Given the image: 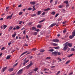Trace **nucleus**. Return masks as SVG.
Masks as SVG:
<instances>
[{
    "instance_id": "f257e3e1",
    "label": "nucleus",
    "mask_w": 75,
    "mask_h": 75,
    "mask_svg": "<svg viewBox=\"0 0 75 75\" xmlns=\"http://www.w3.org/2000/svg\"><path fill=\"white\" fill-rule=\"evenodd\" d=\"M68 43V42H67L64 44V45L65 46L63 48L64 50H65L68 48V46L67 45Z\"/></svg>"
},
{
    "instance_id": "f03ea898",
    "label": "nucleus",
    "mask_w": 75,
    "mask_h": 75,
    "mask_svg": "<svg viewBox=\"0 0 75 75\" xmlns=\"http://www.w3.org/2000/svg\"><path fill=\"white\" fill-rule=\"evenodd\" d=\"M53 53L56 55H61V53H60V52H53Z\"/></svg>"
},
{
    "instance_id": "7ed1b4c3",
    "label": "nucleus",
    "mask_w": 75,
    "mask_h": 75,
    "mask_svg": "<svg viewBox=\"0 0 75 75\" xmlns=\"http://www.w3.org/2000/svg\"><path fill=\"white\" fill-rule=\"evenodd\" d=\"M7 27V25H1V30H3V28L4 29H5Z\"/></svg>"
},
{
    "instance_id": "20e7f679",
    "label": "nucleus",
    "mask_w": 75,
    "mask_h": 75,
    "mask_svg": "<svg viewBox=\"0 0 75 75\" xmlns=\"http://www.w3.org/2000/svg\"><path fill=\"white\" fill-rule=\"evenodd\" d=\"M7 69V67H4L2 69V71L3 72H4L6 69Z\"/></svg>"
},
{
    "instance_id": "39448f33",
    "label": "nucleus",
    "mask_w": 75,
    "mask_h": 75,
    "mask_svg": "<svg viewBox=\"0 0 75 75\" xmlns=\"http://www.w3.org/2000/svg\"><path fill=\"white\" fill-rule=\"evenodd\" d=\"M36 3H35V1H30V4H31V5H35Z\"/></svg>"
},
{
    "instance_id": "423d86ee",
    "label": "nucleus",
    "mask_w": 75,
    "mask_h": 75,
    "mask_svg": "<svg viewBox=\"0 0 75 75\" xmlns=\"http://www.w3.org/2000/svg\"><path fill=\"white\" fill-rule=\"evenodd\" d=\"M52 41L53 42H58L59 41V40L58 39H54Z\"/></svg>"
},
{
    "instance_id": "0eeeda50",
    "label": "nucleus",
    "mask_w": 75,
    "mask_h": 75,
    "mask_svg": "<svg viewBox=\"0 0 75 75\" xmlns=\"http://www.w3.org/2000/svg\"><path fill=\"white\" fill-rule=\"evenodd\" d=\"M29 61V60L28 59L27 60L25 61L23 63V65H25L26 64H27L28 62Z\"/></svg>"
},
{
    "instance_id": "6e6552de",
    "label": "nucleus",
    "mask_w": 75,
    "mask_h": 75,
    "mask_svg": "<svg viewBox=\"0 0 75 75\" xmlns=\"http://www.w3.org/2000/svg\"><path fill=\"white\" fill-rule=\"evenodd\" d=\"M67 45L69 47H72V44L71 43H69L67 44Z\"/></svg>"
},
{
    "instance_id": "1a4fd4ad",
    "label": "nucleus",
    "mask_w": 75,
    "mask_h": 75,
    "mask_svg": "<svg viewBox=\"0 0 75 75\" xmlns=\"http://www.w3.org/2000/svg\"><path fill=\"white\" fill-rule=\"evenodd\" d=\"M22 71H23V69H21L18 72V74H21L22 73Z\"/></svg>"
},
{
    "instance_id": "9d476101",
    "label": "nucleus",
    "mask_w": 75,
    "mask_h": 75,
    "mask_svg": "<svg viewBox=\"0 0 75 75\" xmlns=\"http://www.w3.org/2000/svg\"><path fill=\"white\" fill-rule=\"evenodd\" d=\"M57 25V23H52V24L50 26V27H53V26H55V25Z\"/></svg>"
},
{
    "instance_id": "9b49d317",
    "label": "nucleus",
    "mask_w": 75,
    "mask_h": 75,
    "mask_svg": "<svg viewBox=\"0 0 75 75\" xmlns=\"http://www.w3.org/2000/svg\"><path fill=\"white\" fill-rule=\"evenodd\" d=\"M13 70H14V69L13 68H11L9 69L8 71H9V72H11L13 71Z\"/></svg>"
},
{
    "instance_id": "f8f14e48",
    "label": "nucleus",
    "mask_w": 75,
    "mask_h": 75,
    "mask_svg": "<svg viewBox=\"0 0 75 75\" xmlns=\"http://www.w3.org/2000/svg\"><path fill=\"white\" fill-rule=\"evenodd\" d=\"M13 27L12 26H10L8 28V31H11L12 29H13Z\"/></svg>"
},
{
    "instance_id": "ddd939ff",
    "label": "nucleus",
    "mask_w": 75,
    "mask_h": 75,
    "mask_svg": "<svg viewBox=\"0 0 75 75\" xmlns=\"http://www.w3.org/2000/svg\"><path fill=\"white\" fill-rule=\"evenodd\" d=\"M72 35H73V37L75 36V30H74L73 32H72Z\"/></svg>"
},
{
    "instance_id": "4468645a",
    "label": "nucleus",
    "mask_w": 75,
    "mask_h": 75,
    "mask_svg": "<svg viewBox=\"0 0 75 75\" xmlns=\"http://www.w3.org/2000/svg\"><path fill=\"white\" fill-rule=\"evenodd\" d=\"M10 57H11V55H9L8 56H7L6 57V59H8L9 58H10Z\"/></svg>"
},
{
    "instance_id": "2eb2a0df",
    "label": "nucleus",
    "mask_w": 75,
    "mask_h": 75,
    "mask_svg": "<svg viewBox=\"0 0 75 75\" xmlns=\"http://www.w3.org/2000/svg\"><path fill=\"white\" fill-rule=\"evenodd\" d=\"M38 68H36L35 69H33V71L35 72H36V71H38Z\"/></svg>"
},
{
    "instance_id": "dca6fc26",
    "label": "nucleus",
    "mask_w": 75,
    "mask_h": 75,
    "mask_svg": "<svg viewBox=\"0 0 75 75\" xmlns=\"http://www.w3.org/2000/svg\"><path fill=\"white\" fill-rule=\"evenodd\" d=\"M12 17H11V16H8L7 18H6V19H8V18H9V19H11V18Z\"/></svg>"
},
{
    "instance_id": "f3484780",
    "label": "nucleus",
    "mask_w": 75,
    "mask_h": 75,
    "mask_svg": "<svg viewBox=\"0 0 75 75\" xmlns=\"http://www.w3.org/2000/svg\"><path fill=\"white\" fill-rule=\"evenodd\" d=\"M27 52H28V51H26L25 52H23V53H22L21 55V56H22V55H24V54H25L26 53H27Z\"/></svg>"
},
{
    "instance_id": "a211bd4d",
    "label": "nucleus",
    "mask_w": 75,
    "mask_h": 75,
    "mask_svg": "<svg viewBox=\"0 0 75 75\" xmlns=\"http://www.w3.org/2000/svg\"><path fill=\"white\" fill-rule=\"evenodd\" d=\"M30 67L29 65H28L26 66V67H25V68H26V69H28V68H29Z\"/></svg>"
},
{
    "instance_id": "6ab92c4d",
    "label": "nucleus",
    "mask_w": 75,
    "mask_h": 75,
    "mask_svg": "<svg viewBox=\"0 0 75 75\" xmlns=\"http://www.w3.org/2000/svg\"><path fill=\"white\" fill-rule=\"evenodd\" d=\"M42 26L41 25H38L37 27V28H41Z\"/></svg>"
},
{
    "instance_id": "aec40b11",
    "label": "nucleus",
    "mask_w": 75,
    "mask_h": 75,
    "mask_svg": "<svg viewBox=\"0 0 75 75\" xmlns=\"http://www.w3.org/2000/svg\"><path fill=\"white\" fill-rule=\"evenodd\" d=\"M12 41H10V42H9V43H8V45L9 46H10V44H11V42H12Z\"/></svg>"
},
{
    "instance_id": "412c9836",
    "label": "nucleus",
    "mask_w": 75,
    "mask_h": 75,
    "mask_svg": "<svg viewBox=\"0 0 75 75\" xmlns=\"http://www.w3.org/2000/svg\"><path fill=\"white\" fill-rule=\"evenodd\" d=\"M54 49H56V50H58L59 49V47L58 46L57 47H54Z\"/></svg>"
},
{
    "instance_id": "4be33fe9",
    "label": "nucleus",
    "mask_w": 75,
    "mask_h": 75,
    "mask_svg": "<svg viewBox=\"0 0 75 75\" xmlns=\"http://www.w3.org/2000/svg\"><path fill=\"white\" fill-rule=\"evenodd\" d=\"M16 33H15L14 34L12 35V37L13 38H14V37H16Z\"/></svg>"
},
{
    "instance_id": "5701e85b",
    "label": "nucleus",
    "mask_w": 75,
    "mask_h": 75,
    "mask_svg": "<svg viewBox=\"0 0 75 75\" xmlns=\"http://www.w3.org/2000/svg\"><path fill=\"white\" fill-rule=\"evenodd\" d=\"M50 10V8H48L46 9H44V11H48V10Z\"/></svg>"
},
{
    "instance_id": "b1692460",
    "label": "nucleus",
    "mask_w": 75,
    "mask_h": 75,
    "mask_svg": "<svg viewBox=\"0 0 75 75\" xmlns=\"http://www.w3.org/2000/svg\"><path fill=\"white\" fill-rule=\"evenodd\" d=\"M50 10V8H48L46 9H44V11H48V10Z\"/></svg>"
},
{
    "instance_id": "393cba45",
    "label": "nucleus",
    "mask_w": 75,
    "mask_h": 75,
    "mask_svg": "<svg viewBox=\"0 0 75 75\" xmlns=\"http://www.w3.org/2000/svg\"><path fill=\"white\" fill-rule=\"evenodd\" d=\"M31 16L32 17H35L36 16V14L34 13L33 14H32Z\"/></svg>"
},
{
    "instance_id": "a878e982",
    "label": "nucleus",
    "mask_w": 75,
    "mask_h": 75,
    "mask_svg": "<svg viewBox=\"0 0 75 75\" xmlns=\"http://www.w3.org/2000/svg\"><path fill=\"white\" fill-rule=\"evenodd\" d=\"M41 11H38V15H40L41 14Z\"/></svg>"
},
{
    "instance_id": "bb28decb",
    "label": "nucleus",
    "mask_w": 75,
    "mask_h": 75,
    "mask_svg": "<svg viewBox=\"0 0 75 75\" xmlns=\"http://www.w3.org/2000/svg\"><path fill=\"white\" fill-rule=\"evenodd\" d=\"M64 3H66L67 4L68 3V1H65L64 2Z\"/></svg>"
},
{
    "instance_id": "cd10ccee",
    "label": "nucleus",
    "mask_w": 75,
    "mask_h": 75,
    "mask_svg": "<svg viewBox=\"0 0 75 75\" xmlns=\"http://www.w3.org/2000/svg\"><path fill=\"white\" fill-rule=\"evenodd\" d=\"M45 51V50L42 49L40 50V52H44Z\"/></svg>"
},
{
    "instance_id": "c85d7f7f",
    "label": "nucleus",
    "mask_w": 75,
    "mask_h": 75,
    "mask_svg": "<svg viewBox=\"0 0 75 75\" xmlns=\"http://www.w3.org/2000/svg\"><path fill=\"white\" fill-rule=\"evenodd\" d=\"M32 24H33V23L30 22L29 23H28V25H31Z\"/></svg>"
},
{
    "instance_id": "c756f323",
    "label": "nucleus",
    "mask_w": 75,
    "mask_h": 75,
    "mask_svg": "<svg viewBox=\"0 0 75 75\" xmlns=\"http://www.w3.org/2000/svg\"><path fill=\"white\" fill-rule=\"evenodd\" d=\"M52 14H53V15H54L55 14V11H52L51 13Z\"/></svg>"
},
{
    "instance_id": "7c9ffc66",
    "label": "nucleus",
    "mask_w": 75,
    "mask_h": 75,
    "mask_svg": "<svg viewBox=\"0 0 75 75\" xmlns=\"http://www.w3.org/2000/svg\"><path fill=\"white\" fill-rule=\"evenodd\" d=\"M61 73V71H59L57 73H56V75H58L59 74H60V73Z\"/></svg>"
},
{
    "instance_id": "2f4dec72",
    "label": "nucleus",
    "mask_w": 75,
    "mask_h": 75,
    "mask_svg": "<svg viewBox=\"0 0 75 75\" xmlns=\"http://www.w3.org/2000/svg\"><path fill=\"white\" fill-rule=\"evenodd\" d=\"M73 35H70L69 36V38H70V39H72V38H73V37H74Z\"/></svg>"
},
{
    "instance_id": "473e14b6",
    "label": "nucleus",
    "mask_w": 75,
    "mask_h": 75,
    "mask_svg": "<svg viewBox=\"0 0 75 75\" xmlns=\"http://www.w3.org/2000/svg\"><path fill=\"white\" fill-rule=\"evenodd\" d=\"M6 49V47H3L1 49V51H3L4 50H5Z\"/></svg>"
},
{
    "instance_id": "72a5a7b5",
    "label": "nucleus",
    "mask_w": 75,
    "mask_h": 75,
    "mask_svg": "<svg viewBox=\"0 0 75 75\" xmlns=\"http://www.w3.org/2000/svg\"><path fill=\"white\" fill-rule=\"evenodd\" d=\"M48 51H50V52H53L54 51V50L52 49H50V50H48Z\"/></svg>"
},
{
    "instance_id": "f704fd0d",
    "label": "nucleus",
    "mask_w": 75,
    "mask_h": 75,
    "mask_svg": "<svg viewBox=\"0 0 75 75\" xmlns=\"http://www.w3.org/2000/svg\"><path fill=\"white\" fill-rule=\"evenodd\" d=\"M33 63L32 62H31L29 64V67H31V66H32V65H33Z\"/></svg>"
},
{
    "instance_id": "c9c22d12",
    "label": "nucleus",
    "mask_w": 75,
    "mask_h": 75,
    "mask_svg": "<svg viewBox=\"0 0 75 75\" xmlns=\"http://www.w3.org/2000/svg\"><path fill=\"white\" fill-rule=\"evenodd\" d=\"M57 59H58L60 61H61V59L59 58L58 57L56 58Z\"/></svg>"
},
{
    "instance_id": "e433bc0d",
    "label": "nucleus",
    "mask_w": 75,
    "mask_h": 75,
    "mask_svg": "<svg viewBox=\"0 0 75 75\" xmlns=\"http://www.w3.org/2000/svg\"><path fill=\"white\" fill-rule=\"evenodd\" d=\"M74 55V54H70L68 56V57H71V56H72Z\"/></svg>"
},
{
    "instance_id": "4c0bfd02",
    "label": "nucleus",
    "mask_w": 75,
    "mask_h": 75,
    "mask_svg": "<svg viewBox=\"0 0 75 75\" xmlns=\"http://www.w3.org/2000/svg\"><path fill=\"white\" fill-rule=\"evenodd\" d=\"M32 30H36V28H35V27H32Z\"/></svg>"
},
{
    "instance_id": "58836bf2",
    "label": "nucleus",
    "mask_w": 75,
    "mask_h": 75,
    "mask_svg": "<svg viewBox=\"0 0 75 75\" xmlns=\"http://www.w3.org/2000/svg\"><path fill=\"white\" fill-rule=\"evenodd\" d=\"M16 29H18L19 28H20V27H19V26H17L16 27Z\"/></svg>"
},
{
    "instance_id": "ea45409f",
    "label": "nucleus",
    "mask_w": 75,
    "mask_h": 75,
    "mask_svg": "<svg viewBox=\"0 0 75 75\" xmlns=\"http://www.w3.org/2000/svg\"><path fill=\"white\" fill-rule=\"evenodd\" d=\"M32 9V8L31 7H29L28 8V10H31Z\"/></svg>"
},
{
    "instance_id": "a19ab883",
    "label": "nucleus",
    "mask_w": 75,
    "mask_h": 75,
    "mask_svg": "<svg viewBox=\"0 0 75 75\" xmlns=\"http://www.w3.org/2000/svg\"><path fill=\"white\" fill-rule=\"evenodd\" d=\"M37 34V32H35L33 33V35H36Z\"/></svg>"
},
{
    "instance_id": "79ce46f5",
    "label": "nucleus",
    "mask_w": 75,
    "mask_h": 75,
    "mask_svg": "<svg viewBox=\"0 0 75 75\" xmlns=\"http://www.w3.org/2000/svg\"><path fill=\"white\" fill-rule=\"evenodd\" d=\"M44 20H41V21H40L39 22V23H42V22H43L44 21Z\"/></svg>"
},
{
    "instance_id": "37998d69",
    "label": "nucleus",
    "mask_w": 75,
    "mask_h": 75,
    "mask_svg": "<svg viewBox=\"0 0 75 75\" xmlns=\"http://www.w3.org/2000/svg\"><path fill=\"white\" fill-rule=\"evenodd\" d=\"M51 58L50 57H47L46 58V59H51Z\"/></svg>"
},
{
    "instance_id": "c03bdc74",
    "label": "nucleus",
    "mask_w": 75,
    "mask_h": 75,
    "mask_svg": "<svg viewBox=\"0 0 75 75\" xmlns=\"http://www.w3.org/2000/svg\"><path fill=\"white\" fill-rule=\"evenodd\" d=\"M69 62H70V60H69L68 61H67V62H66V64H68Z\"/></svg>"
},
{
    "instance_id": "a18cd8bd",
    "label": "nucleus",
    "mask_w": 75,
    "mask_h": 75,
    "mask_svg": "<svg viewBox=\"0 0 75 75\" xmlns=\"http://www.w3.org/2000/svg\"><path fill=\"white\" fill-rule=\"evenodd\" d=\"M18 65V63H17L16 64H15L14 65V67H16V66H17Z\"/></svg>"
},
{
    "instance_id": "49530a36",
    "label": "nucleus",
    "mask_w": 75,
    "mask_h": 75,
    "mask_svg": "<svg viewBox=\"0 0 75 75\" xmlns=\"http://www.w3.org/2000/svg\"><path fill=\"white\" fill-rule=\"evenodd\" d=\"M71 51H75V50L74 48H71Z\"/></svg>"
},
{
    "instance_id": "de8ad7c7",
    "label": "nucleus",
    "mask_w": 75,
    "mask_h": 75,
    "mask_svg": "<svg viewBox=\"0 0 75 75\" xmlns=\"http://www.w3.org/2000/svg\"><path fill=\"white\" fill-rule=\"evenodd\" d=\"M53 45L54 46H57V45H58V44H57L56 43H53Z\"/></svg>"
},
{
    "instance_id": "09e8293b",
    "label": "nucleus",
    "mask_w": 75,
    "mask_h": 75,
    "mask_svg": "<svg viewBox=\"0 0 75 75\" xmlns=\"http://www.w3.org/2000/svg\"><path fill=\"white\" fill-rule=\"evenodd\" d=\"M59 15V14L58 13L56 14L55 16V17H57V16H58Z\"/></svg>"
},
{
    "instance_id": "8fccbe9b",
    "label": "nucleus",
    "mask_w": 75,
    "mask_h": 75,
    "mask_svg": "<svg viewBox=\"0 0 75 75\" xmlns=\"http://www.w3.org/2000/svg\"><path fill=\"white\" fill-rule=\"evenodd\" d=\"M22 22H23L22 21H19V24H21V23H22Z\"/></svg>"
},
{
    "instance_id": "3c124183",
    "label": "nucleus",
    "mask_w": 75,
    "mask_h": 75,
    "mask_svg": "<svg viewBox=\"0 0 75 75\" xmlns=\"http://www.w3.org/2000/svg\"><path fill=\"white\" fill-rule=\"evenodd\" d=\"M35 31H37V32H38V31H40V30H39V29H38L37 30H35Z\"/></svg>"
},
{
    "instance_id": "603ef678",
    "label": "nucleus",
    "mask_w": 75,
    "mask_h": 75,
    "mask_svg": "<svg viewBox=\"0 0 75 75\" xmlns=\"http://www.w3.org/2000/svg\"><path fill=\"white\" fill-rule=\"evenodd\" d=\"M23 14V12H21L19 13V15H21V14Z\"/></svg>"
},
{
    "instance_id": "864d4df0",
    "label": "nucleus",
    "mask_w": 75,
    "mask_h": 75,
    "mask_svg": "<svg viewBox=\"0 0 75 75\" xmlns=\"http://www.w3.org/2000/svg\"><path fill=\"white\" fill-rule=\"evenodd\" d=\"M44 71H49V69H44Z\"/></svg>"
},
{
    "instance_id": "5fc2aeb1",
    "label": "nucleus",
    "mask_w": 75,
    "mask_h": 75,
    "mask_svg": "<svg viewBox=\"0 0 75 75\" xmlns=\"http://www.w3.org/2000/svg\"><path fill=\"white\" fill-rule=\"evenodd\" d=\"M57 3H58V1H56L55 2V5L57 4Z\"/></svg>"
},
{
    "instance_id": "6e6d98bb",
    "label": "nucleus",
    "mask_w": 75,
    "mask_h": 75,
    "mask_svg": "<svg viewBox=\"0 0 75 75\" xmlns=\"http://www.w3.org/2000/svg\"><path fill=\"white\" fill-rule=\"evenodd\" d=\"M65 32H66V29H64L63 31V33H65Z\"/></svg>"
},
{
    "instance_id": "4d7b16f0",
    "label": "nucleus",
    "mask_w": 75,
    "mask_h": 75,
    "mask_svg": "<svg viewBox=\"0 0 75 75\" xmlns=\"http://www.w3.org/2000/svg\"><path fill=\"white\" fill-rule=\"evenodd\" d=\"M59 8H62V5H60L59 6Z\"/></svg>"
},
{
    "instance_id": "13d9d810",
    "label": "nucleus",
    "mask_w": 75,
    "mask_h": 75,
    "mask_svg": "<svg viewBox=\"0 0 75 75\" xmlns=\"http://www.w3.org/2000/svg\"><path fill=\"white\" fill-rule=\"evenodd\" d=\"M45 12H43V13H42V16H44V14H45Z\"/></svg>"
},
{
    "instance_id": "bf43d9fd",
    "label": "nucleus",
    "mask_w": 75,
    "mask_h": 75,
    "mask_svg": "<svg viewBox=\"0 0 75 75\" xmlns=\"http://www.w3.org/2000/svg\"><path fill=\"white\" fill-rule=\"evenodd\" d=\"M23 34H25V30L23 32Z\"/></svg>"
},
{
    "instance_id": "052dcab7",
    "label": "nucleus",
    "mask_w": 75,
    "mask_h": 75,
    "mask_svg": "<svg viewBox=\"0 0 75 75\" xmlns=\"http://www.w3.org/2000/svg\"><path fill=\"white\" fill-rule=\"evenodd\" d=\"M25 10H26V8H25L24 9H23V11H25Z\"/></svg>"
},
{
    "instance_id": "680f3d73",
    "label": "nucleus",
    "mask_w": 75,
    "mask_h": 75,
    "mask_svg": "<svg viewBox=\"0 0 75 75\" xmlns=\"http://www.w3.org/2000/svg\"><path fill=\"white\" fill-rule=\"evenodd\" d=\"M32 50H33V51H35L36 50V48H33Z\"/></svg>"
},
{
    "instance_id": "e2e57ef3",
    "label": "nucleus",
    "mask_w": 75,
    "mask_h": 75,
    "mask_svg": "<svg viewBox=\"0 0 75 75\" xmlns=\"http://www.w3.org/2000/svg\"><path fill=\"white\" fill-rule=\"evenodd\" d=\"M36 10V9H35V8H34L33 10L32 11H35V10Z\"/></svg>"
},
{
    "instance_id": "0e129e2a",
    "label": "nucleus",
    "mask_w": 75,
    "mask_h": 75,
    "mask_svg": "<svg viewBox=\"0 0 75 75\" xmlns=\"http://www.w3.org/2000/svg\"><path fill=\"white\" fill-rule=\"evenodd\" d=\"M21 7V4H20L18 5V7Z\"/></svg>"
},
{
    "instance_id": "69168bd1",
    "label": "nucleus",
    "mask_w": 75,
    "mask_h": 75,
    "mask_svg": "<svg viewBox=\"0 0 75 75\" xmlns=\"http://www.w3.org/2000/svg\"><path fill=\"white\" fill-rule=\"evenodd\" d=\"M14 51H15V50H12V51L11 52H12V53L14 52Z\"/></svg>"
},
{
    "instance_id": "338daca9",
    "label": "nucleus",
    "mask_w": 75,
    "mask_h": 75,
    "mask_svg": "<svg viewBox=\"0 0 75 75\" xmlns=\"http://www.w3.org/2000/svg\"><path fill=\"white\" fill-rule=\"evenodd\" d=\"M66 7H69V4H67L66 5Z\"/></svg>"
},
{
    "instance_id": "774afa93",
    "label": "nucleus",
    "mask_w": 75,
    "mask_h": 75,
    "mask_svg": "<svg viewBox=\"0 0 75 75\" xmlns=\"http://www.w3.org/2000/svg\"><path fill=\"white\" fill-rule=\"evenodd\" d=\"M9 7H7L6 8V10H7V9Z\"/></svg>"
}]
</instances>
